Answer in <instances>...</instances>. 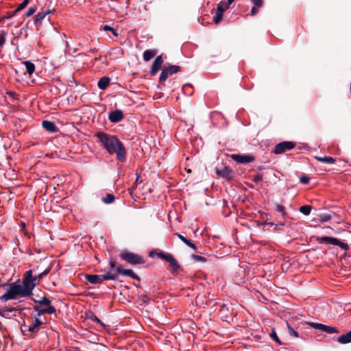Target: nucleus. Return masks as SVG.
Masks as SVG:
<instances>
[{"instance_id":"nucleus-14","label":"nucleus","mask_w":351,"mask_h":351,"mask_svg":"<svg viewBox=\"0 0 351 351\" xmlns=\"http://www.w3.org/2000/svg\"><path fill=\"white\" fill-rule=\"evenodd\" d=\"M116 271L125 276H130L133 279H138V276L132 269H125L122 266L119 265L117 267Z\"/></svg>"},{"instance_id":"nucleus-44","label":"nucleus","mask_w":351,"mask_h":351,"mask_svg":"<svg viewBox=\"0 0 351 351\" xmlns=\"http://www.w3.org/2000/svg\"><path fill=\"white\" fill-rule=\"evenodd\" d=\"M17 12H16V10H15L14 12H11V13L8 14L6 16H3V17L2 18L3 21L5 19H10V18H12V16H14Z\"/></svg>"},{"instance_id":"nucleus-28","label":"nucleus","mask_w":351,"mask_h":351,"mask_svg":"<svg viewBox=\"0 0 351 351\" xmlns=\"http://www.w3.org/2000/svg\"><path fill=\"white\" fill-rule=\"evenodd\" d=\"M6 36L7 33L4 30H0V48L5 44Z\"/></svg>"},{"instance_id":"nucleus-40","label":"nucleus","mask_w":351,"mask_h":351,"mask_svg":"<svg viewBox=\"0 0 351 351\" xmlns=\"http://www.w3.org/2000/svg\"><path fill=\"white\" fill-rule=\"evenodd\" d=\"M252 1L254 3V6H255L256 8H259L263 5V0H252Z\"/></svg>"},{"instance_id":"nucleus-34","label":"nucleus","mask_w":351,"mask_h":351,"mask_svg":"<svg viewBox=\"0 0 351 351\" xmlns=\"http://www.w3.org/2000/svg\"><path fill=\"white\" fill-rule=\"evenodd\" d=\"M192 258L194 261L197 262H206V258L204 256H199V255H193Z\"/></svg>"},{"instance_id":"nucleus-38","label":"nucleus","mask_w":351,"mask_h":351,"mask_svg":"<svg viewBox=\"0 0 351 351\" xmlns=\"http://www.w3.org/2000/svg\"><path fill=\"white\" fill-rule=\"evenodd\" d=\"M36 12V9L34 8L30 7L28 8V10L27 11L25 16L26 17H29L34 14Z\"/></svg>"},{"instance_id":"nucleus-13","label":"nucleus","mask_w":351,"mask_h":351,"mask_svg":"<svg viewBox=\"0 0 351 351\" xmlns=\"http://www.w3.org/2000/svg\"><path fill=\"white\" fill-rule=\"evenodd\" d=\"M217 173L218 176L226 178L228 180H230L232 178V171L228 167H223L221 169H217Z\"/></svg>"},{"instance_id":"nucleus-12","label":"nucleus","mask_w":351,"mask_h":351,"mask_svg":"<svg viewBox=\"0 0 351 351\" xmlns=\"http://www.w3.org/2000/svg\"><path fill=\"white\" fill-rule=\"evenodd\" d=\"M123 118V112L121 110H116L111 112L108 115V119L112 123H117Z\"/></svg>"},{"instance_id":"nucleus-32","label":"nucleus","mask_w":351,"mask_h":351,"mask_svg":"<svg viewBox=\"0 0 351 351\" xmlns=\"http://www.w3.org/2000/svg\"><path fill=\"white\" fill-rule=\"evenodd\" d=\"M270 335V337L274 339L276 343H278V345H282V343L280 340V339L278 338L276 331L274 330H272L271 332L269 334Z\"/></svg>"},{"instance_id":"nucleus-2","label":"nucleus","mask_w":351,"mask_h":351,"mask_svg":"<svg viewBox=\"0 0 351 351\" xmlns=\"http://www.w3.org/2000/svg\"><path fill=\"white\" fill-rule=\"evenodd\" d=\"M3 287H8V288L6 289L5 293L0 297V300L3 302L29 296L23 282L21 284L12 282L9 285H3Z\"/></svg>"},{"instance_id":"nucleus-37","label":"nucleus","mask_w":351,"mask_h":351,"mask_svg":"<svg viewBox=\"0 0 351 351\" xmlns=\"http://www.w3.org/2000/svg\"><path fill=\"white\" fill-rule=\"evenodd\" d=\"M309 178L308 176H302L300 178V183L303 184H307L309 182Z\"/></svg>"},{"instance_id":"nucleus-6","label":"nucleus","mask_w":351,"mask_h":351,"mask_svg":"<svg viewBox=\"0 0 351 351\" xmlns=\"http://www.w3.org/2000/svg\"><path fill=\"white\" fill-rule=\"evenodd\" d=\"M180 67L176 65H170L162 69L159 78L160 82H165L169 76L179 71Z\"/></svg>"},{"instance_id":"nucleus-42","label":"nucleus","mask_w":351,"mask_h":351,"mask_svg":"<svg viewBox=\"0 0 351 351\" xmlns=\"http://www.w3.org/2000/svg\"><path fill=\"white\" fill-rule=\"evenodd\" d=\"M185 244L187 246H189V247L194 250L195 251H197V248L196 245L194 243H193L192 242H191L189 240H188V241Z\"/></svg>"},{"instance_id":"nucleus-30","label":"nucleus","mask_w":351,"mask_h":351,"mask_svg":"<svg viewBox=\"0 0 351 351\" xmlns=\"http://www.w3.org/2000/svg\"><path fill=\"white\" fill-rule=\"evenodd\" d=\"M228 9V5H226V3L224 1H220L217 7V10H219V12H224V11Z\"/></svg>"},{"instance_id":"nucleus-54","label":"nucleus","mask_w":351,"mask_h":351,"mask_svg":"<svg viewBox=\"0 0 351 351\" xmlns=\"http://www.w3.org/2000/svg\"><path fill=\"white\" fill-rule=\"evenodd\" d=\"M95 320L97 321L99 323H101V321L99 318H97L96 316H95Z\"/></svg>"},{"instance_id":"nucleus-46","label":"nucleus","mask_w":351,"mask_h":351,"mask_svg":"<svg viewBox=\"0 0 351 351\" xmlns=\"http://www.w3.org/2000/svg\"><path fill=\"white\" fill-rule=\"evenodd\" d=\"M176 235L183 242L184 240L186 239V237H184L183 235L179 234V233H176Z\"/></svg>"},{"instance_id":"nucleus-21","label":"nucleus","mask_w":351,"mask_h":351,"mask_svg":"<svg viewBox=\"0 0 351 351\" xmlns=\"http://www.w3.org/2000/svg\"><path fill=\"white\" fill-rule=\"evenodd\" d=\"M23 63L25 66L27 73L29 74V75H32L35 71L34 64L29 61H25Z\"/></svg>"},{"instance_id":"nucleus-29","label":"nucleus","mask_w":351,"mask_h":351,"mask_svg":"<svg viewBox=\"0 0 351 351\" xmlns=\"http://www.w3.org/2000/svg\"><path fill=\"white\" fill-rule=\"evenodd\" d=\"M330 219L331 216L329 214L324 213L319 215V220L322 223L327 222L330 221Z\"/></svg>"},{"instance_id":"nucleus-53","label":"nucleus","mask_w":351,"mask_h":351,"mask_svg":"<svg viewBox=\"0 0 351 351\" xmlns=\"http://www.w3.org/2000/svg\"><path fill=\"white\" fill-rule=\"evenodd\" d=\"M216 14H219L221 16H223V12H219V10H216Z\"/></svg>"},{"instance_id":"nucleus-31","label":"nucleus","mask_w":351,"mask_h":351,"mask_svg":"<svg viewBox=\"0 0 351 351\" xmlns=\"http://www.w3.org/2000/svg\"><path fill=\"white\" fill-rule=\"evenodd\" d=\"M309 325L311 327H313V328L316 329V330H320V331H323L324 330V324H319V323H315V322H310Z\"/></svg>"},{"instance_id":"nucleus-26","label":"nucleus","mask_w":351,"mask_h":351,"mask_svg":"<svg viewBox=\"0 0 351 351\" xmlns=\"http://www.w3.org/2000/svg\"><path fill=\"white\" fill-rule=\"evenodd\" d=\"M35 302L40 304V305H45V306H51V300L46 298V297H43L40 300H34Z\"/></svg>"},{"instance_id":"nucleus-22","label":"nucleus","mask_w":351,"mask_h":351,"mask_svg":"<svg viewBox=\"0 0 351 351\" xmlns=\"http://www.w3.org/2000/svg\"><path fill=\"white\" fill-rule=\"evenodd\" d=\"M315 159L319 162H324V163H330V164H334L335 162V159L332 157H327V156H315Z\"/></svg>"},{"instance_id":"nucleus-56","label":"nucleus","mask_w":351,"mask_h":351,"mask_svg":"<svg viewBox=\"0 0 351 351\" xmlns=\"http://www.w3.org/2000/svg\"><path fill=\"white\" fill-rule=\"evenodd\" d=\"M189 239H187L186 238L184 240L183 243H186L187 241H188Z\"/></svg>"},{"instance_id":"nucleus-15","label":"nucleus","mask_w":351,"mask_h":351,"mask_svg":"<svg viewBox=\"0 0 351 351\" xmlns=\"http://www.w3.org/2000/svg\"><path fill=\"white\" fill-rule=\"evenodd\" d=\"M34 311L37 312V317H38L46 313L53 314L56 313V308L53 306H49L48 308L44 309H39L38 307L34 306Z\"/></svg>"},{"instance_id":"nucleus-57","label":"nucleus","mask_w":351,"mask_h":351,"mask_svg":"<svg viewBox=\"0 0 351 351\" xmlns=\"http://www.w3.org/2000/svg\"><path fill=\"white\" fill-rule=\"evenodd\" d=\"M152 253H153V252H151L149 253V256H152Z\"/></svg>"},{"instance_id":"nucleus-10","label":"nucleus","mask_w":351,"mask_h":351,"mask_svg":"<svg viewBox=\"0 0 351 351\" xmlns=\"http://www.w3.org/2000/svg\"><path fill=\"white\" fill-rule=\"evenodd\" d=\"M233 160L242 164H247L254 161V157L251 155L232 154Z\"/></svg>"},{"instance_id":"nucleus-17","label":"nucleus","mask_w":351,"mask_h":351,"mask_svg":"<svg viewBox=\"0 0 351 351\" xmlns=\"http://www.w3.org/2000/svg\"><path fill=\"white\" fill-rule=\"evenodd\" d=\"M43 127L49 132H55L58 130L55 123L50 121H43L42 122Z\"/></svg>"},{"instance_id":"nucleus-3","label":"nucleus","mask_w":351,"mask_h":351,"mask_svg":"<svg viewBox=\"0 0 351 351\" xmlns=\"http://www.w3.org/2000/svg\"><path fill=\"white\" fill-rule=\"evenodd\" d=\"M85 278L90 283L96 285V284L102 283L104 280H117V275L112 274V272H108L104 275L86 274Z\"/></svg>"},{"instance_id":"nucleus-58","label":"nucleus","mask_w":351,"mask_h":351,"mask_svg":"<svg viewBox=\"0 0 351 351\" xmlns=\"http://www.w3.org/2000/svg\"><path fill=\"white\" fill-rule=\"evenodd\" d=\"M3 21V19L0 18V23Z\"/></svg>"},{"instance_id":"nucleus-33","label":"nucleus","mask_w":351,"mask_h":351,"mask_svg":"<svg viewBox=\"0 0 351 351\" xmlns=\"http://www.w3.org/2000/svg\"><path fill=\"white\" fill-rule=\"evenodd\" d=\"M29 3V0H23V2L16 9V12H19L24 9Z\"/></svg>"},{"instance_id":"nucleus-4","label":"nucleus","mask_w":351,"mask_h":351,"mask_svg":"<svg viewBox=\"0 0 351 351\" xmlns=\"http://www.w3.org/2000/svg\"><path fill=\"white\" fill-rule=\"evenodd\" d=\"M32 270L29 269L27 271L23 279V282L29 293V295H32V291L36 285L38 284V281L36 280V278L32 276Z\"/></svg>"},{"instance_id":"nucleus-7","label":"nucleus","mask_w":351,"mask_h":351,"mask_svg":"<svg viewBox=\"0 0 351 351\" xmlns=\"http://www.w3.org/2000/svg\"><path fill=\"white\" fill-rule=\"evenodd\" d=\"M158 257L162 258L167 262H168L170 266L173 269V270L176 271L180 268V265L176 259L173 257L171 254L169 253H164L160 252L157 254Z\"/></svg>"},{"instance_id":"nucleus-41","label":"nucleus","mask_w":351,"mask_h":351,"mask_svg":"<svg viewBox=\"0 0 351 351\" xmlns=\"http://www.w3.org/2000/svg\"><path fill=\"white\" fill-rule=\"evenodd\" d=\"M110 271L109 272H112V274H114V271H116V269H114V267L116 266V262L114 261H110Z\"/></svg>"},{"instance_id":"nucleus-36","label":"nucleus","mask_w":351,"mask_h":351,"mask_svg":"<svg viewBox=\"0 0 351 351\" xmlns=\"http://www.w3.org/2000/svg\"><path fill=\"white\" fill-rule=\"evenodd\" d=\"M339 244H337V246H339L342 250H347L348 249V245L346 243L341 242L339 240L338 241Z\"/></svg>"},{"instance_id":"nucleus-24","label":"nucleus","mask_w":351,"mask_h":351,"mask_svg":"<svg viewBox=\"0 0 351 351\" xmlns=\"http://www.w3.org/2000/svg\"><path fill=\"white\" fill-rule=\"evenodd\" d=\"M114 200V196L112 194L108 193L105 197H103L101 201L105 204H111Z\"/></svg>"},{"instance_id":"nucleus-55","label":"nucleus","mask_w":351,"mask_h":351,"mask_svg":"<svg viewBox=\"0 0 351 351\" xmlns=\"http://www.w3.org/2000/svg\"><path fill=\"white\" fill-rule=\"evenodd\" d=\"M95 320L97 321L99 323H101V321L99 318H97L96 316H95Z\"/></svg>"},{"instance_id":"nucleus-8","label":"nucleus","mask_w":351,"mask_h":351,"mask_svg":"<svg viewBox=\"0 0 351 351\" xmlns=\"http://www.w3.org/2000/svg\"><path fill=\"white\" fill-rule=\"evenodd\" d=\"M295 147L294 143L292 141H283L278 143L273 151L275 154H280L286 151L291 150Z\"/></svg>"},{"instance_id":"nucleus-11","label":"nucleus","mask_w":351,"mask_h":351,"mask_svg":"<svg viewBox=\"0 0 351 351\" xmlns=\"http://www.w3.org/2000/svg\"><path fill=\"white\" fill-rule=\"evenodd\" d=\"M163 62L162 57L161 55L158 56L152 66V69L150 71L151 75H155L156 73L159 71Z\"/></svg>"},{"instance_id":"nucleus-25","label":"nucleus","mask_w":351,"mask_h":351,"mask_svg":"<svg viewBox=\"0 0 351 351\" xmlns=\"http://www.w3.org/2000/svg\"><path fill=\"white\" fill-rule=\"evenodd\" d=\"M311 206L308 205L302 206L299 208L300 213L305 215H308L311 211Z\"/></svg>"},{"instance_id":"nucleus-5","label":"nucleus","mask_w":351,"mask_h":351,"mask_svg":"<svg viewBox=\"0 0 351 351\" xmlns=\"http://www.w3.org/2000/svg\"><path fill=\"white\" fill-rule=\"evenodd\" d=\"M121 258L132 265H137L143 263V258L136 254L128 251L121 252Z\"/></svg>"},{"instance_id":"nucleus-52","label":"nucleus","mask_w":351,"mask_h":351,"mask_svg":"<svg viewBox=\"0 0 351 351\" xmlns=\"http://www.w3.org/2000/svg\"><path fill=\"white\" fill-rule=\"evenodd\" d=\"M234 2V0H228V3L226 4V5H229L230 4H232V3Z\"/></svg>"},{"instance_id":"nucleus-45","label":"nucleus","mask_w":351,"mask_h":351,"mask_svg":"<svg viewBox=\"0 0 351 351\" xmlns=\"http://www.w3.org/2000/svg\"><path fill=\"white\" fill-rule=\"evenodd\" d=\"M258 8H256L255 6L252 7L251 9V14L254 15L257 13Z\"/></svg>"},{"instance_id":"nucleus-48","label":"nucleus","mask_w":351,"mask_h":351,"mask_svg":"<svg viewBox=\"0 0 351 351\" xmlns=\"http://www.w3.org/2000/svg\"><path fill=\"white\" fill-rule=\"evenodd\" d=\"M111 29H112V27H111L109 25H104L103 27V29L105 30V31H111Z\"/></svg>"},{"instance_id":"nucleus-1","label":"nucleus","mask_w":351,"mask_h":351,"mask_svg":"<svg viewBox=\"0 0 351 351\" xmlns=\"http://www.w3.org/2000/svg\"><path fill=\"white\" fill-rule=\"evenodd\" d=\"M95 136L109 154H116L117 158L120 162L125 160L126 149L123 143L116 136L99 132L95 134Z\"/></svg>"},{"instance_id":"nucleus-19","label":"nucleus","mask_w":351,"mask_h":351,"mask_svg":"<svg viewBox=\"0 0 351 351\" xmlns=\"http://www.w3.org/2000/svg\"><path fill=\"white\" fill-rule=\"evenodd\" d=\"M110 84V78L107 77H101L97 84L98 88L101 90H105Z\"/></svg>"},{"instance_id":"nucleus-9","label":"nucleus","mask_w":351,"mask_h":351,"mask_svg":"<svg viewBox=\"0 0 351 351\" xmlns=\"http://www.w3.org/2000/svg\"><path fill=\"white\" fill-rule=\"evenodd\" d=\"M44 323L43 320H41L38 317H36L31 324H25L24 330H27L29 332H37L39 329L40 326Z\"/></svg>"},{"instance_id":"nucleus-50","label":"nucleus","mask_w":351,"mask_h":351,"mask_svg":"<svg viewBox=\"0 0 351 351\" xmlns=\"http://www.w3.org/2000/svg\"><path fill=\"white\" fill-rule=\"evenodd\" d=\"M111 32L112 33V34L114 36H118V33L117 32V30H115L114 29H111Z\"/></svg>"},{"instance_id":"nucleus-35","label":"nucleus","mask_w":351,"mask_h":351,"mask_svg":"<svg viewBox=\"0 0 351 351\" xmlns=\"http://www.w3.org/2000/svg\"><path fill=\"white\" fill-rule=\"evenodd\" d=\"M276 211L280 213L283 216L286 215V211L284 206L281 204H278L276 208Z\"/></svg>"},{"instance_id":"nucleus-16","label":"nucleus","mask_w":351,"mask_h":351,"mask_svg":"<svg viewBox=\"0 0 351 351\" xmlns=\"http://www.w3.org/2000/svg\"><path fill=\"white\" fill-rule=\"evenodd\" d=\"M319 243H326L330 245H337L339 244L338 239L331 237H322L317 239Z\"/></svg>"},{"instance_id":"nucleus-43","label":"nucleus","mask_w":351,"mask_h":351,"mask_svg":"<svg viewBox=\"0 0 351 351\" xmlns=\"http://www.w3.org/2000/svg\"><path fill=\"white\" fill-rule=\"evenodd\" d=\"M221 18L222 16L216 14L215 16H214L213 21L216 24H217L221 21Z\"/></svg>"},{"instance_id":"nucleus-39","label":"nucleus","mask_w":351,"mask_h":351,"mask_svg":"<svg viewBox=\"0 0 351 351\" xmlns=\"http://www.w3.org/2000/svg\"><path fill=\"white\" fill-rule=\"evenodd\" d=\"M288 330L290 335L298 337V332L294 329H293L289 325H288Z\"/></svg>"},{"instance_id":"nucleus-20","label":"nucleus","mask_w":351,"mask_h":351,"mask_svg":"<svg viewBox=\"0 0 351 351\" xmlns=\"http://www.w3.org/2000/svg\"><path fill=\"white\" fill-rule=\"evenodd\" d=\"M156 54V51L155 50L148 49L144 51L143 57L145 61H149L152 58H154Z\"/></svg>"},{"instance_id":"nucleus-23","label":"nucleus","mask_w":351,"mask_h":351,"mask_svg":"<svg viewBox=\"0 0 351 351\" xmlns=\"http://www.w3.org/2000/svg\"><path fill=\"white\" fill-rule=\"evenodd\" d=\"M49 10H46L43 12H40L38 13L36 16L35 22L37 23L38 22L41 23L43 20L46 17V16L49 14Z\"/></svg>"},{"instance_id":"nucleus-27","label":"nucleus","mask_w":351,"mask_h":351,"mask_svg":"<svg viewBox=\"0 0 351 351\" xmlns=\"http://www.w3.org/2000/svg\"><path fill=\"white\" fill-rule=\"evenodd\" d=\"M324 332L328 334L337 333L338 330L335 327L324 325Z\"/></svg>"},{"instance_id":"nucleus-47","label":"nucleus","mask_w":351,"mask_h":351,"mask_svg":"<svg viewBox=\"0 0 351 351\" xmlns=\"http://www.w3.org/2000/svg\"><path fill=\"white\" fill-rule=\"evenodd\" d=\"M49 271H50V269L48 268V269H46L45 270H44L40 274H42L43 276H46L47 274H48Z\"/></svg>"},{"instance_id":"nucleus-18","label":"nucleus","mask_w":351,"mask_h":351,"mask_svg":"<svg viewBox=\"0 0 351 351\" xmlns=\"http://www.w3.org/2000/svg\"><path fill=\"white\" fill-rule=\"evenodd\" d=\"M338 342L341 344L351 343V330L346 334L340 335L338 337Z\"/></svg>"},{"instance_id":"nucleus-51","label":"nucleus","mask_w":351,"mask_h":351,"mask_svg":"<svg viewBox=\"0 0 351 351\" xmlns=\"http://www.w3.org/2000/svg\"><path fill=\"white\" fill-rule=\"evenodd\" d=\"M261 179V176H256L254 177V180L256 182V181L260 180Z\"/></svg>"},{"instance_id":"nucleus-49","label":"nucleus","mask_w":351,"mask_h":351,"mask_svg":"<svg viewBox=\"0 0 351 351\" xmlns=\"http://www.w3.org/2000/svg\"><path fill=\"white\" fill-rule=\"evenodd\" d=\"M35 278H36V280L39 282L40 280L41 279L42 277H43L42 276V274L40 273L38 275H36L34 276Z\"/></svg>"}]
</instances>
